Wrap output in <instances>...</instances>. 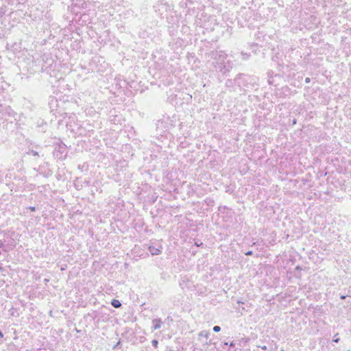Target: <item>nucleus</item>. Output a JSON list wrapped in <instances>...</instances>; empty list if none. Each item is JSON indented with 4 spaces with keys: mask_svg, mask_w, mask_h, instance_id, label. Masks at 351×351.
Returning a JSON list of instances; mask_svg holds the SVG:
<instances>
[{
    "mask_svg": "<svg viewBox=\"0 0 351 351\" xmlns=\"http://www.w3.org/2000/svg\"><path fill=\"white\" fill-rule=\"evenodd\" d=\"M305 82L308 83L310 82V79L308 77L306 78Z\"/></svg>",
    "mask_w": 351,
    "mask_h": 351,
    "instance_id": "nucleus-7",
    "label": "nucleus"
},
{
    "mask_svg": "<svg viewBox=\"0 0 351 351\" xmlns=\"http://www.w3.org/2000/svg\"><path fill=\"white\" fill-rule=\"evenodd\" d=\"M213 329L215 332H218L221 330V328L219 326H214Z\"/></svg>",
    "mask_w": 351,
    "mask_h": 351,
    "instance_id": "nucleus-5",
    "label": "nucleus"
},
{
    "mask_svg": "<svg viewBox=\"0 0 351 351\" xmlns=\"http://www.w3.org/2000/svg\"><path fill=\"white\" fill-rule=\"evenodd\" d=\"M234 343H233V342H232V343H230V346H234Z\"/></svg>",
    "mask_w": 351,
    "mask_h": 351,
    "instance_id": "nucleus-13",
    "label": "nucleus"
},
{
    "mask_svg": "<svg viewBox=\"0 0 351 351\" xmlns=\"http://www.w3.org/2000/svg\"><path fill=\"white\" fill-rule=\"evenodd\" d=\"M3 333H2V332L0 330V337H3Z\"/></svg>",
    "mask_w": 351,
    "mask_h": 351,
    "instance_id": "nucleus-12",
    "label": "nucleus"
},
{
    "mask_svg": "<svg viewBox=\"0 0 351 351\" xmlns=\"http://www.w3.org/2000/svg\"><path fill=\"white\" fill-rule=\"evenodd\" d=\"M261 348H262L263 350H266V349H267V347H266L265 346H262V347H261Z\"/></svg>",
    "mask_w": 351,
    "mask_h": 351,
    "instance_id": "nucleus-10",
    "label": "nucleus"
},
{
    "mask_svg": "<svg viewBox=\"0 0 351 351\" xmlns=\"http://www.w3.org/2000/svg\"><path fill=\"white\" fill-rule=\"evenodd\" d=\"M250 254H252V252H251V251H250V252H247V253H246V255H247V256H248V255H250Z\"/></svg>",
    "mask_w": 351,
    "mask_h": 351,
    "instance_id": "nucleus-9",
    "label": "nucleus"
},
{
    "mask_svg": "<svg viewBox=\"0 0 351 351\" xmlns=\"http://www.w3.org/2000/svg\"><path fill=\"white\" fill-rule=\"evenodd\" d=\"M153 324H154V330H158L159 328H161V326H162V322L160 319H154L153 320Z\"/></svg>",
    "mask_w": 351,
    "mask_h": 351,
    "instance_id": "nucleus-2",
    "label": "nucleus"
},
{
    "mask_svg": "<svg viewBox=\"0 0 351 351\" xmlns=\"http://www.w3.org/2000/svg\"><path fill=\"white\" fill-rule=\"evenodd\" d=\"M111 304L114 308H119L121 306V302L117 300H113Z\"/></svg>",
    "mask_w": 351,
    "mask_h": 351,
    "instance_id": "nucleus-4",
    "label": "nucleus"
},
{
    "mask_svg": "<svg viewBox=\"0 0 351 351\" xmlns=\"http://www.w3.org/2000/svg\"><path fill=\"white\" fill-rule=\"evenodd\" d=\"M30 210H31L32 211H34V210H35V208H34V207H30Z\"/></svg>",
    "mask_w": 351,
    "mask_h": 351,
    "instance_id": "nucleus-8",
    "label": "nucleus"
},
{
    "mask_svg": "<svg viewBox=\"0 0 351 351\" xmlns=\"http://www.w3.org/2000/svg\"><path fill=\"white\" fill-rule=\"evenodd\" d=\"M281 351H285L284 350H281Z\"/></svg>",
    "mask_w": 351,
    "mask_h": 351,
    "instance_id": "nucleus-15",
    "label": "nucleus"
},
{
    "mask_svg": "<svg viewBox=\"0 0 351 351\" xmlns=\"http://www.w3.org/2000/svg\"><path fill=\"white\" fill-rule=\"evenodd\" d=\"M209 334H210L209 331H207V330L201 331L198 335L199 340H201L202 338H203V337L205 338L206 339H207L209 336Z\"/></svg>",
    "mask_w": 351,
    "mask_h": 351,
    "instance_id": "nucleus-1",
    "label": "nucleus"
},
{
    "mask_svg": "<svg viewBox=\"0 0 351 351\" xmlns=\"http://www.w3.org/2000/svg\"><path fill=\"white\" fill-rule=\"evenodd\" d=\"M348 351H350V350H348Z\"/></svg>",
    "mask_w": 351,
    "mask_h": 351,
    "instance_id": "nucleus-16",
    "label": "nucleus"
},
{
    "mask_svg": "<svg viewBox=\"0 0 351 351\" xmlns=\"http://www.w3.org/2000/svg\"><path fill=\"white\" fill-rule=\"evenodd\" d=\"M2 270V268L0 267V271Z\"/></svg>",
    "mask_w": 351,
    "mask_h": 351,
    "instance_id": "nucleus-14",
    "label": "nucleus"
},
{
    "mask_svg": "<svg viewBox=\"0 0 351 351\" xmlns=\"http://www.w3.org/2000/svg\"><path fill=\"white\" fill-rule=\"evenodd\" d=\"M339 339L337 338V339H334V341L337 343L339 341Z\"/></svg>",
    "mask_w": 351,
    "mask_h": 351,
    "instance_id": "nucleus-11",
    "label": "nucleus"
},
{
    "mask_svg": "<svg viewBox=\"0 0 351 351\" xmlns=\"http://www.w3.org/2000/svg\"><path fill=\"white\" fill-rule=\"evenodd\" d=\"M152 345H153L155 348H156V347H157V346H158V341H156V340H152Z\"/></svg>",
    "mask_w": 351,
    "mask_h": 351,
    "instance_id": "nucleus-6",
    "label": "nucleus"
},
{
    "mask_svg": "<svg viewBox=\"0 0 351 351\" xmlns=\"http://www.w3.org/2000/svg\"><path fill=\"white\" fill-rule=\"evenodd\" d=\"M149 252L152 255H158L160 253V251L158 249L154 247H149Z\"/></svg>",
    "mask_w": 351,
    "mask_h": 351,
    "instance_id": "nucleus-3",
    "label": "nucleus"
}]
</instances>
